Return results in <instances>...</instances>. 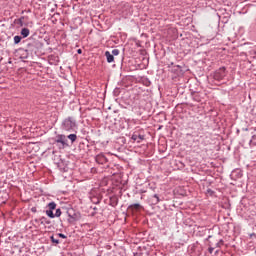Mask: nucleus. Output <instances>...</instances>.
Returning <instances> with one entry per match:
<instances>
[{"label": "nucleus", "instance_id": "a878e982", "mask_svg": "<svg viewBox=\"0 0 256 256\" xmlns=\"http://www.w3.org/2000/svg\"><path fill=\"white\" fill-rule=\"evenodd\" d=\"M254 131H256V127L254 128Z\"/></svg>", "mask_w": 256, "mask_h": 256}, {"label": "nucleus", "instance_id": "7ed1b4c3", "mask_svg": "<svg viewBox=\"0 0 256 256\" xmlns=\"http://www.w3.org/2000/svg\"><path fill=\"white\" fill-rule=\"evenodd\" d=\"M226 76L227 72L225 71V67H221L214 72L213 78L216 81H223V79H225Z\"/></svg>", "mask_w": 256, "mask_h": 256}, {"label": "nucleus", "instance_id": "dca6fc26", "mask_svg": "<svg viewBox=\"0 0 256 256\" xmlns=\"http://www.w3.org/2000/svg\"><path fill=\"white\" fill-rule=\"evenodd\" d=\"M250 145L256 146V135H253L251 140H250Z\"/></svg>", "mask_w": 256, "mask_h": 256}, {"label": "nucleus", "instance_id": "4be33fe9", "mask_svg": "<svg viewBox=\"0 0 256 256\" xmlns=\"http://www.w3.org/2000/svg\"><path fill=\"white\" fill-rule=\"evenodd\" d=\"M31 211H32V213H37V207H32Z\"/></svg>", "mask_w": 256, "mask_h": 256}, {"label": "nucleus", "instance_id": "39448f33", "mask_svg": "<svg viewBox=\"0 0 256 256\" xmlns=\"http://www.w3.org/2000/svg\"><path fill=\"white\" fill-rule=\"evenodd\" d=\"M105 57H106L108 63H113V61H115V57L109 51L105 52Z\"/></svg>", "mask_w": 256, "mask_h": 256}, {"label": "nucleus", "instance_id": "412c9836", "mask_svg": "<svg viewBox=\"0 0 256 256\" xmlns=\"http://www.w3.org/2000/svg\"><path fill=\"white\" fill-rule=\"evenodd\" d=\"M154 199H156V203H159V195H157V194H154Z\"/></svg>", "mask_w": 256, "mask_h": 256}, {"label": "nucleus", "instance_id": "1a4fd4ad", "mask_svg": "<svg viewBox=\"0 0 256 256\" xmlns=\"http://www.w3.org/2000/svg\"><path fill=\"white\" fill-rule=\"evenodd\" d=\"M29 33H30V31H29L28 28H23V29L21 30V35H22V37H23L24 39L27 38V36L29 35Z\"/></svg>", "mask_w": 256, "mask_h": 256}, {"label": "nucleus", "instance_id": "f257e3e1", "mask_svg": "<svg viewBox=\"0 0 256 256\" xmlns=\"http://www.w3.org/2000/svg\"><path fill=\"white\" fill-rule=\"evenodd\" d=\"M77 127V122L73 117H68L62 122L63 131H74Z\"/></svg>", "mask_w": 256, "mask_h": 256}, {"label": "nucleus", "instance_id": "4468645a", "mask_svg": "<svg viewBox=\"0 0 256 256\" xmlns=\"http://www.w3.org/2000/svg\"><path fill=\"white\" fill-rule=\"evenodd\" d=\"M21 36H14V44L19 45L21 43Z\"/></svg>", "mask_w": 256, "mask_h": 256}, {"label": "nucleus", "instance_id": "ddd939ff", "mask_svg": "<svg viewBox=\"0 0 256 256\" xmlns=\"http://www.w3.org/2000/svg\"><path fill=\"white\" fill-rule=\"evenodd\" d=\"M25 20V17L22 16L18 20H16V23L20 25V27H23V21Z\"/></svg>", "mask_w": 256, "mask_h": 256}, {"label": "nucleus", "instance_id": "a211bd4d", "mask_svg": "<svg viewBox=\"0 0 256 256\" xmlns=\"http://www.w3.org/2000/svg\"><path fill=\"white\" fill-rule=\"evenodd\" d=\"M112 55H114V56L119 55V49L112 50Z\"/></svg>", "mask_w": 256, "mask_h": 256}, {"label": "nucleus", "instance_id": "aec40b11", "mask_svg": "<svg viewBox=\"0 0 256 256\" xmlns=\"http://www.w3.org/2000/svg\"><path fill=\"white\" fill-rule=\"evenodd\" d=\"M132 141H137L138 139V136L137 134H133L132 137H131Z\"/></svg>", "mask_w": 256, "mask_h": 256}, {"label": "nucleus", "instance_id": "6e6552de", "mask_svg": "<svg viewBox=\"0 0 256 256\" xmlns=\"http://www.w3.org/2000/svg\"><path fill=\"white\" fill-rule=\"evenodd\" d=\"M47 207L50 211H55V209H57V204L55 202H50Z\"/></svg>", "mask_w": 256, "mask_h": 256}, {"label": "nucleus", "instance_id": "20e7f679", "mask_svg": "<svg viewBox=\"0 0 256 256\" xmlns=\"http://www.w3.org/2000/svg\"><path fill=\"white\" fill-rule=\"evenodd\" d=\"M96 162H98L99 165H105V163H107V157H105L103 154L97 155Z\"/></svg>", "mask_w": 256, "mask_h": 256}, {"label": "nucleus", "instance_id": "f3484780", "mask_svg": "<svg viewBox=\"0 0 256 256\" xmlns=\"http://www.w3.org/2000/svg\"><path fill=\"white\" fill-rule=\"evenodd\" d=\"M54 217H61V209L60 208L56 209Z\"/></svg>", "mask_w": 256, "mask_h": 256}, {"label": "nucleus", "instance_id": "9d476101", "mask_svg": "<svg viewBox=\"0 0 256 256\" xmlns=\"http://www.w3.org/2000/svg\"><path fill=\"white\" fill-rule=\"evenodd\" d=\"M68 139H70L71 143H75L77 141V135L76 134H69Z\"/></svg>", "mask_w": 256, "mask_h": 256}, {"label": "nucleus", "instance_id": "f8f14e48", "mask_svg": "<svg viewBox=\"0 0 256 256\" xmlns=\"http://www.w3.org/2000/svg\"><path fill=\"white\" fill-rule=\"evenodd\" d=\"M129 209H141V204H139V203H136V204H131L130 206H129Z\"/></svg>", "mask_w": 256, "mask_h": 256}, {"label": "nucleus", "instance_id": "5701e85b", "mask_svg": "<svg viewBox=\"0 0 256 256\" xmlns=\"http://www.w3.org/2000/svg\"><path fill=\"white\" fill-rule=\"evenodd\" d=\"M138 139H140V141H143V139H145V136H143V135H138Z\"/></svg>", "mask_w": 256, "mask_h": 256}, {"label": "nucleus", "instance_id": "0eeeda50", "mask_svg": "<svg viewBox=\"0 0 256 256\" xmlns=\"http://www.w3.org/2000/svg\"><path fill=\"white\" fill-rule=\"evenodd\" d=\"M40 223H41V225H50L51 220H49V219H47V217L43 216L40 218Z\"/></svg>", "mask_w": 256, "mask_h": 256}, {"label": "nucleus", "instance_id": "9b49d317", "mask_svg": "<svg viewBox=\"0 0 256 256\" xmlns=\"http://www.w3.org/2000/svg\"><path fill=\"white\" fill-rule=\"evenodd\" d=\"M46 215L50 217V219H55V214L53 213V210H46Z\"/></svg>", "mask_w": 256, "mask_h": 256}, {"label": "nucleus", "instance_id": "393cba45", "mask_svg": "<svg viewBox=\"0 0 256 256\" xmlns=\"http://www.w3.org/2000/svg\"><path fill=\"white\" fill-rule=\"evenodd\" d=\"M78 53H79V54H81V53H82L81 49H78Z\"/></svg>", "mask_w": 256, "mask_h": 256}, {"label": "nucleus", "instance_id": "423d86ee", "mask_svg": "<svg viewBox=\"0 0 256 256\" xmlns=\"http://www.w3.org/2000/svg\"><path fill=\"white\" fill-rule=\"evenodd\" d=\"M201 93H194L193 94V99L194 101H197V103H201L203 101V96H201Z\"/></svg>", "mask_w": 256, "mask_h": 256}, {"label": "nucleus", "instance_id": "2eb2a0df", "mask_svg": "<svg viewBox=\"0 0 256 256\" xmlns=\"http://www.w3.org/2000/svg\"><path fill=\"white\" fill-rule=\"evenodd\" d=\"M50 240L55 244V245H59V239L55 238V236H51Z\"/></svg>", "mask_w": 256, "mask_h": 256}, {"label": "nucleus", "instance_id": "f03ea898", "mask_svg": "<svg viewBox=\"0 0 256 256\" xmlns=\"http://www.w3.org/2000/svg\"><path fill=\"white\" fill-rule=\"evenodd\" d=\"M54 142L60 145L59 149H65V147H69V144L67 143V136L64 134H58L54 139Z\"/></svg>", "mask_w": 256, "mask_h": 256}, {"label": "nucleus", "instance_id": "b1692460", "mask_svg": "<svg viewBox=\"0 0 256 256\" xmlns=\"http://www.w3.org/2000/svg\"><path fill=\"white\" fill-rule=\"evenodd\" d=\"M208 251H209V253H213L214 248H209Z\"/></svg>", "mask_w": 256, "mask_h": 256}, {"label": "nucleus", "instance_id": "6ab92c4d", "mask_svg": "<svg viewBox=\"0 0 256 256\" xmlns=\"http://www.w3.org/2000/svg\"><path fill=\"white\" fill-rule=\"evenodd\" d=\"M58 237H61V239H67V236L63 233H59Z\"/></svg>", "mask_w": 256, "mask_h": 256}]
</instances>
